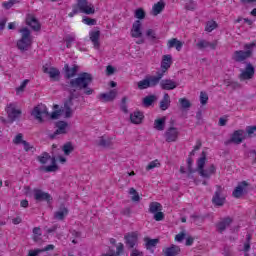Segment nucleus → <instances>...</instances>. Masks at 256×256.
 I'll return each instance as SVG.
<instances>
[{"label": "nucleus", "instance_id": "obj_1", "mask_svg": "<svg viewBox=\"0 0 256 256\" xmlns=\"http://www.w3.org/2000/svg\"><path fill=\"white\" fill-rule=\"evenodd\" d=\"M93 83V75L91 73L82 72L77 78H72L68 83L69 96L64 103V107H73V99H79L82 95H93L95 90L89 87Z\"/></svg>", "mask_w": 256, "mask_h": 256}, {"label": "nucleus", "instance_id": "obj_2", "mask_svg": "<svg viewBox=\"0 0 256 256\" xmlns=\"http://www.w3.org/2000/svg\"><path fill=\"white\" fill-rule=\"evenodd\" d=\"M79 13L85 15H95V6L87 0H77V3L72 6V12L68 14L69 17H75Z\"/></svg>", "mask_w": 256, "mask_h": 256}, {"label": "nucleus", "instance_id": "obj_3", "mask_svg": "<svg viewBox=\"0 0 256 256\" xmlns=\"http://www.w3.org/2000/svg\"><path fill=\"white\" fill-rule=\"evenodd\" d=\"M256 48V42L244 44L245 50H236L232 55V60L236 63H243L250 57H253V50Z\"/></svg>", "mask_w": 256, "mask_h": 256}, {"label": "nucleus", "instance_id": "obj_4", "mask_svg": "<svg viewBox=\"0 0 256 256\" xmlns=\"http://www.w3.org/2000/svg\"><path fill=\"white\" fill-rule=\"evenodd\" d=\"M20 33L22 36L21 39L17 41V47L19 51L23 53L25 51H29V47H31L33 40L31 39V30H29V28L21 29Z\"/></svg>", "mask_w": 256, "mask_h": 256}, {"label": "nucleus", "instance_id": "obj_5", "mask_svg": "<svg viewBox=\"0 0 256 256\" xmlns=\"http://www.w3.org/2000/svg\"><path fill=\"white\" fill-rule=\"evenodd\" d=\"M161 77L162 74H158L156 76H146L145 79L137 83L138 89H140V91H143V89H149V87H157V85L161 81Z\"/></svg>", "mask_w": 256, "mask_h": 256}, {"label": "nucleus", "instance_id": "obj_6", "mask_svg": "<svg viewBox=\"0 0 256 256\" xmlns=\"http://www.w3.org/2000/svg\"><path fill=\"white\" fill-rule=\"evenodd\" d=\"M5 111L8 115V120L10 123H15V121L21 119V115L23 113L21 109H17V104L15 103L7 104Z\"/></svg>", "mask_w": 256, "mask_h": 256}, {"label": "nucleus", "instance_id": "obj_7", "mask_svg": "<svg viewBox=\"0 0 256 256\" xmlns=\"http://www.w3.org/2000/svg\"><path fill=\"white\" fill-rule=\"evenodd\" d=\"M207 162V152L202 151L201 157L197 161V171L200 177L204 179H211V174L205 169V163Z\"/></svg>", "mask_w": 256, "mask_h": 256}, {"label": "nucleus", "instance_id": "obj_8", "mask_svg": "<svg viewBox=\"0 0 256 256\" xmlns=\"http://www.w3.org/2000/svg\"><path fill=\"white\" fill-rule=\"evenodd\" d=\"M31 115L34 117V119H36V121L43 123V115H45V117H49V111L47 110V106L44 104H39L34 107Z\"/></svg>", "mask_w": 256, "mask_h": 256}, {"label": "nucleus", "instance_id": "obj_9", "mask_svg": "<svg viewBox=\"0 0 256 256\" xmlns=\"http://www.w3.org/2000/svg\"><path fill=\"white\" fill-rule=\"evenodd\" d=\"M225 196H223V187L216 185V191L212 197V203L215 207H223L225 205Z\"/></svg>", "mask_w": 256, "mask_h": 256}, {"label": "nucleus", "instance_id": "obj_10", "mask_svg": "<svg viewBox=\"0 0 256 256\" xmlns=\"http://www.w3.org/2000/svg\"><path fill=\"white\" fill-rule=\"evenodd\" d=\"M34 199L38 203L46 201L48 205H51V203L53 202V196L41 189H34Z\"/></svg>", "mask_w": 256, "mask_h": 256}, {"label": "nucleus", "instance_id": "obj_11", "mask_svg": "<svg viewBox=\"0 0 256 256\" xmlns=\"http://www.w3.org/2000/svg\"><path fill=\"white\" fill-rule=\"evenodd\" d=\"M171 65H173V57L169 54L164 55L161 61V72H157L156 75H162L161 79H163L165 73L171 69Z\"/></svg>", "mask_w": 256, "mask_h": 256}, {"label": "nucleus", "instance_id": "obj_12", "mask_svg": "<svg viewBox=\"0 0 256 256\" xmlns=\"http://www.w3.org/2000/svg\"><path fill=\"white\" fill-rule=\"evenodd\" d=\"M255 77V67H253L252 63H247L245 70L239 75L240 81H248L249 79H253Z\"/></svg>", "mask_w": 256, "mask_h": 256}, {"label": "nucleus", "instance_id": "obj_13", "mask_svg": "<svg viewBox=\"0 0 256 256\" xmlns=\"http://www.w3.org/2000/svg\"><path fill=\"white\" fill-rule=\"evenodd\" d=\"M63 73L65 79H73V77L77 76V73H79V65L74 64L69 66V64H65L63 67Z\"/></svg>", "mask_w": 256, "mask_h": 256}, {"label": "nucleus", "instance_id": "obj_14", "mask_svg": "<svg viewBox=\"0 0 256 256\" xmlns=\"http://www.w3.org/2000/svg\"><path fill=\"white\" fill-rule=\"evenodd\" d=\"M124 239L126 241V247L128 249H135V246H137V243L139 241V238L137 236V232L128 233L124 236Z\"/></svg>", "mask_w": 256, "mask_h": 256}, {"label": "nucleus", "instance_id": "obj_15", "mask_svg": "<svg viewBox=\"0 0 256 256\" xmlns=\"http://www.w3.org/2000/svg\"><path fill=\"white\" fill-rule=\"evenodd\" d=\"M164 135L167 143H173L179 139V130L176 127H170Z\"/></svg>", "mask_w": 256, "mask_h": 256}, {"label": "nucleus", "instance_id": "obj_16", "mask_svg": "<svg viewBox=\"0 0 256 256\" xmlns=\"http://www.w3.org/2000/svg\"><path fill=\"white\" fill-rule=\"evenodd\" d=\"M142 25L143 24L141 23V20H136L133 23L132 29H131V37H133L134 39H139L143 37V31H141Z\"/></svg>", "mask_w": 256, "mask_h": 256}, {"label": "nucleus", "instance_id": "obj_17", "mask_svg": "<svg viewBox=\"0 0 256 256\" xmlns=\"http://www.w3.org/2000/svg\"><path fill=\"white\" fill-rule=\"evenodd\" d=\"M117 97V89L110 90L107 93H101L98 98L104 103H111L115 101Z\"/></svg>", "mask_w": 256, "mask_h": 256}, {"label": "nucleus", "instance_id": "obj_18", "mask_svg": "<svg viewBox=\"0 0 256 256\" xmlns=\"http://www.w3.org/2000/svg\"><path fill=\"white\" fill-rule=\"evenodd\" d=\"M57 130L54 132V135L51 136L52 139H55L57 135H67V127L69 124L65 121L56 122Z\"/></svg>", "mask_w": 256, "mask_h": 256}, {"label": "nucleus", "instance_id": "obj_19", "mask_svg": "<svg viewBox=\"0 0 256 256\" xmlns=\"http://www.w3.org/2000/svg\"><path fill=\"white\" fill-rule=\"evenodd\" d=\"M243 135H245V130L234 131L229 140V143H235V145H241V143H243V139H245Z\"/></svg>", "mask_w": 256, "mask_h": 256}, {"label": "nucleus", "instance_id": "obj_20", "mask_svg": "<svg viewBox=\"0 0 256 256\" xmlns=\"http://www.w3.org/2000/svg\"><path fill=\"white\" fill-rule=\"evenodd\" d=\"M44 73L49 75L50 79H53V81H59V77H61V71L55 67H43Z\"/></svg>", "mask_w": 256, "mask_h": 256}, {"label": "nucleus", "instance_id": "obj_21", "mask_svg": "<svg viewBox=\"0 0 256 256\" xmlns=\"http://www.w3.org/2000/svg\"><path fill=\"white\" fill-rule=\"evenodd\" d=\"M245 187H249V183L247 181H242L233 191L232 195L235 199H240L243 196V193H247Z\"/></svg>", "mask_w": 256, "mask_h": 256}, {"label": "nucleus", "instance_id": "obj_22", "mask_svg": "<svg viewBox=\"0 0 256 256\" xmlns=\"http://www.w3.org/2000/svg\"><path fill=\"white\" fill-rule=\"evenodd\" d=\"M26 25H29L33 31H41V24L39 23V20H37V18L31 14H29L26 18Z\"/></svg>", "mask_w": 256, "mask_h": 256}, {"label": "nucleus", "instance_id": "obj_23", "mask_svg": "<svg viewBox=\"0 0 256 256\" xmlns=\"http://www.w3.org/2000/svg\"><path fill=\"white\" fill-rule=\"evenodd\" d=\"M197 49H200V51H203V49L210 48L212 50L217 49V41L209 42L207 40H199L196 44Z\"/></svg>", "mask_w": 256, "mask_h": 256}, {"label": "nucleus", "instance_id": "obj_24", "mask_svg": "<svg viewBox=\"0 0 256 256\" xmlns=\"http://www.w3.org/2000/svg\"><path fill=\"white\" fill-rule=\"evenodd\" d=\"M159 83L163 91H172V89H177V82L171 79H164V80H161Z\"/></svg>", "mask_w": 256, "mask_h": 256}, {"label": "nucleus", "instance_id": "obj_25", "mask_svg": "<svg viewBox=\"0 0 256 256\" xmlns=\"http://www.w3.org/2000/svg\"><path fill=\"white\" fill-rule=\"evenodd\" d=\"M231 223H233V218L231 217H225L223 218L220 222H218L216 224V227L218 229L219 233H223V231H225V229H227V227L231 226Z\"/></svg>", "mask_w": 256, "mask_h": 256}, {"label": "nucleus", "instance_id": "obj_26", "mask_svg": "<svg viewBox=\"0 0 256 256\" xmlns=\"http://www.w3.org/2000/svg\"><path fill=\"white\" fill-rule=\"evenodd\" d=\"M144 242H145V249H147V251H150V253H155V247H157V244L159 243V239L158 238L151 239L149 237H145Z\"/></svg>", "mask_w": 256, "mask_h": 256}, {"label": "nucleus", "instance_id": "obj_27", "mask_svg": "<svg viewBox=\"0 0 256 256\" xmlns=\"http://www.w3.org/2000/svg\"><path fill=\"white\" fill-rule=\"evenodd\" d=\"M89 37H90V41L94 45V48L99 49V47H101V43H99V39L101 37V31L99 30L90 31Z\"/></svg>", "mask_w": 256, "mask_h": 256}, {"label": "nucleus", "instance_id": "obj_28", "mask_svg": "<svg viewBox=\"0 0 256 256\" xmlns=\"http://www.w3.org/2000/svg\"><path fill=\"white\" fill-rule=\"evenodd\" d=\"M53 249H55V245L49 244L44 248L29 250L27 256H39L41 253H45V251H53Z\"/></svg>", "mask_w": 256, "mask_h": 256}, {"label": "nucleus", "instance_id": "obj_29", "mask_svg": "<svg viewBox=\"0 0 256 256\" xmlns=\"http://www.w3.org/2000/svg\"><path fill=\"white\" fill-rule=\"evenodd\" d=\"M143 119H145V115H143V112L141 111H135L130 114V121L134 125H141V123H143Z\"/></svg>", "mask_w": 256, "mask_h": 256}, {"label": "nucleus", "instance_id": "obj_30", "mask_svg": "<svg viewBox=\"0 0 256 256\" xmlns=\"http://www.w3.org/2000/svg\"><path fill=\"white\" fill-rule=\"evenodd\" d=\"M165 256H177L181 255V247L178 245L172 244L170 247H167L163 250Z\"/></svg>", "mask_w": 256, "mask_h": 256}, {"label": "nucleus", "instance_id": "obj_31", "mask_svg": "<svg viewBox=\"0 0 256 256\" xmlns=\"http://www.w3.org/2000/svg\"><path fill=\"white\" fill-rule=\"evenodd\" d=\"M66 215H69V209L65 207V204H61L59 210L54 213V219H57L58 221H63Z\"/></svg>", "mask_w": 256, "mask_h": 256}, {"label": "nucleus", "instance_id": "obj_32", "mask_svg": "<svg viewBox=\"0 0 256 256\" xmlns=\"http://www.w3.org/2000/svg\"><path fill=\"white\" fill-rule=\"evenodd\" d=\"M51 159V165L44 166L42 168L43 171L46 173H55V171H59V166L57 165V158L55 156H50Z\"/></svg>", "mask_w": 256, "mask_h": 256}, {"label": "nucleus", "instance_id": "obj_33", "mask_svg": "<svg viewBox=\"0 0 256 256\" xmlns=\"http://www.w3.org/2000/svg\"><path fill=\"white\" fill-rule=\"evenodd\" d=\"M123 251H125V246L123 243H119L116 252L113 248H109L108 252L106 254H102V256H121Z\"/></svg>", "mask_w": 256, "mask_h": 256}, {"label": "nucleus", "instance_id": "obj_34", "mask_svg": "<svg viewBox=\"0 0 256 256\" xmlns=\"http://www.w3.org/2000/svg\"><path fill=\"white\" fill-rule=\"evenodd\" d=\"M167 45L168 49H173V47H175L176 51L183 49V42L179 41L177 38L170 39Z\"/></svg>", "mask_w": 256, "mask_h": 256}, {"label": "nucleus", "instance_id": "obj_35", "mask_svg": "<svg viewBox=\"0 0 256 256\" xmlns=\"http://www.w3.org/2000/svg\"><path fill=\"white\" fill-rule=\"evenodd\" d=\"M171 107V97L165 93L163 99L160 101L161 111H167V108Z\"/></svg>", "mask_w": 256, "mask_h": 256}, {"label": "nucleus", "instance_id": "obj_36", "mask_svg": "<svg viewBox=\"0 0 256 256\" xmlns=\"http://www.w3.org/2000/svg\"><path fill=\"white\" fill-rule=\"evenodd\" d=\"M166 117H162L160 119H156L154 121V129H156V131H165V121H166Z\"/></svg>", "mask_w": 256, "mask_h": 256}, {"label": "nucleus", "instance_id": "obj_37", "mask_svg": "<svg viewBox=\"0 0 256 256\" xmlns=\"http://www.w3.org/2000/svg\"><path fill=\"white\" fill-rule=\"evenodd\" d=\"M33 236L32 239L35 243H41L42 239V233H41V228L40 227H34L32 230Z\"/></svg>", "mask_w": 256, "mask_h": 256}, {"label": "nucleus", "instance_id": "obj_38", "mask_svg": "<svg viewBox=\"0 0 256 256\" xmlns=\"http://www.w3.org/2000/svg\"><path fill=\"white\" fill-rule=\"evenodd\" d=\"M159 211H163V206L159 202H151L149 204V213H158Z\"/></svg>", "mask_w": 256, "mask_h": 256}, {"label": "nucleus", "instance_id": "obj_39", "mask_svg": "<svg viewBox=\"0 0 256 256\" xmlns=\"http://www.w3.org/2000/svg\"><path fill=\"white\" fill-rule=\"evenodd\" d=\"M163 9H165V2H157L156 4H154L153 6V15L154 16H157L159 15L160 13L163 12Z\"/></svg>", "mask_w": 256, "mask_h": 256}, {"label": "nucleus", "instance_id": "obj_40", "mask_svg": "<svg viewBox=\"0 0 256 256\" xmlns=\"http://www.w3.org/2000/svg\"><path fill=\"white\" fill-rule=\"evenodd\" d=\"M155 101H157V96L148 95L143 99V105H144V107H151V105H153V103H155Z\"/></svg>", "mask_w": 256, "mask_h": 256}, {"label": "nucleus", "instance_id": "obj_41", "mask_svg": "<svg viewBox=\"0 0 256 256\" xmlns=\"http://www.w3.org/2000/svg\"><path fill=\"white\" fill-rule=\"evenodd\" d=\"M62 151H64V155H71L75 151V147L73 146V143L67 142L63 145Z\"/></svg>", "mask_w": 256, "mask_h": 256}, {"label": "nucleus", "instance_id": "obj_42", "mask_svg": "<svg viewBox=\"0 0 256 256\" xmlns=\"http://www.w3.org/2000/svg\"><path fill=\"white\" fill-rule=\"evenodd\" d=\"M49 159H51V155H49L47 152H43L40 156H37V161H39L41 165H46Z\"/></svg>", "mask_w": 256, "mask_h": 256}, {"label": "nucleus", "instance_id": "obj_43", "mask_svg": "<svg viewBox=\"0 0 256 256\" xmlns=\"http://www.w3.org/2000/svg\"><path fill=\"white\" fill-rule=\"evenodd\" d=\"M146 37L149 41H157V39H159L157 33L153 29H148L146 31Z\"/></svg>", "mask_w": 256, "mask_h": 256}, {"label": "nucleus", "instance_id": "obj_44", "mask_svg": "<svg viewBox=\"0 0 256 256\" xmlns=\"http://www.w3.org/2000/svg\"><path fill=\"white\" fill-rule=\"evenodd\" d=\"M217 27H219L217 22H215L213 20L212 21H208L206 23L205 31H207L208 33H211V31H215V29H217Z\"/></svg>", "mask_w": 256, "mask_h": 256}, {"label": "nucleus", "instance_id": "obj_45", "mask_svg": "<svg viewBox=\"0 0 256 256\" xmlns=\"http://www.w3.org/2000/svg\"><path fill=\"white\" fill-rule=\"evenodd\" d=\"M179 103L181 105V109H191V101H189L187 98H180Z\"/></svg>", "mask_w": 256, "mask_h": 256}, {"label": "nucleus", "instance_id": "obj_46", "mask_svg": "<svg viewBox=\"0 0 256 256\" xmlns=\"http://www.w3.org/2000/svg\"><path fill=\"white\" fill-rule=\"evenodd\" d=\"M98 145L100 146V147H111V145H112V142H111V139H105V137H100V140H99V142H98Z\"/></svg>", "mask_w": 256, "mask_h": 256}, {"label": "nucleus", "instance_id": "obj_47", "mask_svg": "<svg viewBox=\"0 0 256 256\" xmlns=\"http://www.w3.org/2000/svg\"><path fill=\"white\" fill-rule=\"evenodd\" d=\"M129 194L133 195L131 199L132 201H134V203L141 201V197L139 196V193H137V190H135V188H130Z\"/></svg>", "mask_w": 256, "mask_h": 256}, {"label": "nucleus", "instance_id": "obj_48", "mask_svg": "<svg viewBox=\"0 0 256 256\" xmlns=\"http://www.w3.org/2000/svg\"><path fill=\"white\" fill-rule=\"evenodd\" d=\"M185 9H187V11H195V9H197V3H195V0H188V3L185 5Z\"/></svg>", "mask_w": 256, "mask_h": 256}, {"label": "nucleus", "instance_id": "obj_49", "mask_svg": "<svg viewBox=\"0 0 256 256\" xmlns=\"http://www.w3.org/2000/svg\"><path fill=\"white\" fill-rule=\"evenodd\" d=\"M209 101V95L207 92L201 91L200 92V103L201 105H207V102Z\"/></svg>", "mask_w": 256, "mask_h": 256}, {"label": "nucleus", "instance_id": "obj_50", "mask_svg": "<svg viewBox=\"0 0 256 256\" xmlns=\"http://www.w3.org/2000/svg\"><path fill=\"white\" fill-rule=\"evenodd\" d=\"M155 167H161V163L159 162L158 159L151 161L147 167H146V171H151V169H155Z\"/></svg>", "mask_w": 256, "mask_h": 256}, {"label": "nucleus", "instance_id": "obj_51", "mask_svg": "<svg viewBox=\"0 0 256 256\" xmlns=\"http://www.w3.org/2000/svg\"><path fill=\"white\" fill-rule=\"evenodd\" d=\"M120 109L123 113H129V109H127V96H124L121 100Z\"/></svg>", "mask_w": 256, "mask_h": 256}, {"label": "nucleus", "instance_id": "obj_52", "mask_svg": "<svg viewBox=\"0 0 256 256\" xmlns=\"http://www.w3.org/2000/svg\"><path fill=\"white\" fill-rule=\"evenodd\" d=\"M29 83V79H25L21 85L16 88V93L19 94V93H23V91H25V87H27V84Z\"/></svg>", "mask_w": 256, "mask_h": 256}, {"label": "nucleus", "instance_id": "obj_53", "mask_svg": "<svg viewBox=\"0 0 256 256\" xmlns=\"http://www.w3.org/2000/svg\"><path fill=\"white\" fill-rule=\"evenodd\" d=\"M136 19H145V10L143 8H139L135 11Z\"/></svg>", "mask_w": 256, "mask_h": 256}, {"label": "nucleus", "instance_id": "obj_54", "mask_svg": "<svg viewBox=\"0 0 256 256\" xmlns=\"http://www.w3.org/2000/svg\"><path fill=\"white\" fill-rule=\"evenodd\" d=\"M83 23H85V25H97V20L93 19V18H89L87 16H85L82 19Z\"/></svg>", "mask_w": 256, "mask_h": 256}, {"label": "nucleus", "instance_id": "obj_55", "mask_svg": "<svg viewBox=\"0 0 256 256\" xmlns=\"http://www.w3.org/2000/svg\"><path fill=\"white\" fill-rule=\"evenodd\" d=\"M255 132H256V126L246 127V133L248 134V137H255Z\"/></svg>", "mask_w": 256, "mask_h": 256}, {"label": "nucleus", "instance_id": "obj_56", "mask_svg": "<svg viewBox=\"0 0 256 256\" xmlns=\"http://www.w3.org/2000/svg\"><path fill=\"white\" fill-rule=\"evenodd\" d=\"M15 3H17V0H9L8 2H3L2 3V7H4V9H11V7H13V5H15Z\"/></svg>", "mask_w": 256, "mask_h": 256}, {"label": "nucleus", "instance_id": "obj_57", "mask_svg": "<svg viewBox=\"0 0 256 256\" xmlns=\"http://www.w3.org/2000/svg\"><path fill=\"white\" fill-rule=\"evenodd\" d=\"M154 219L155 221H163V219H165V214L161 211L155 212Z\"/></svg>", "mask_w": 256, "mask_h": 256}, {"label": "nucleus", "instance_id": "obj_58", "mask_svg": "<svg viewBox=\"0 0 256 256\" xmlns=\"http://www.w3.org/2000/svg\"><path fill=\"white\" fill-rule=\"evenodd\" d=\"M145 254L143 253V251L137 249V248H134L132 249L131 253H130V256H144Z\"/></svg>", "mask_w": 256, "mask_h": 256}, {"label": "nucleus", "instance_id": "obj_59", "mask_svg": "<svg viewBox=\"0 0 256 256\" xmlns=\"http://www.w3.org/2000/svg\"><path fill=\"white\" fill-rule=\"evenodd\" d=\"M23 141H25V140H23V134L19 133V134L15 137L13 143H15V145H19V144L23 143Z\"/></svg>", "mask_w": 256, "mask_h": 256}, {"label": "nucleus", "instance_id": "obj_60", "mask_svg": "<svg viewBox=\"0 0 256 256\" xmlns=\"http://www.w3.org/2000/svg\"><path fill=\"white\" fill-rule=\"evenodd\" d=\"M223 255H225V256H231L232 255L231 246H228V245L224 246Z\"/></svg>", "mask_w": 256, "mask_h": 256}, {"label": "nucleus", "instance_id": "obj_61", "mask_svg": "<svg viewBox=\"0 0 256 256\" xmlns=\"http://www.w3.org/2000/svg\"><path fill=\"white\" fill-rule=\"evenodd\" d=\"M227 87H231V89H241V84L232 81L227 84Z\"/></svg>", "mask_w": 256, "mask_h": 256}, {"label": "nucleus", "instance_id": "obj_62", "mask_svg": "<svg viewBox=\"0 0 256 256\" xmlns=\"http://www.w3.org/2000/svg\"><path fill=\"white\" fill-rule=\"evenodd\" d=\"M113 73H115V67L108 65L106 67V75H108V77H109V76L113 75Z\"/></svg>", "mask_w": 256, "mask_h": 256}, {"label": "nucleus", "instance_id": "obj_63", "mask_svg": "<svg viewBox=\"0 0 256 256\" xmlns=\"http://www.w3.org/2000/svg\"><path fill=\"white\" fill-rule=\"evenodd\" d=\"M185 239V232H181L175 236V241H178V243H181Z\"/></svg>", "mask_w": 256, "mask_h": 256}, {"label": "nucleus", "instance_id": "obj_64", "mask_svg": "<svg viewBox=\"0 0 256 256\" xmlns=\"http://www.w3.org/2000/svg\"><path fill=\"white\" fill-rule=\"evenodd\" d=\"M191 219H193L194 223H199V221L203 222V217L196 214H193L191 216Z\"/></svg>", "mask_w": 256, "mask_h": 256}]
</instances>
